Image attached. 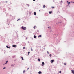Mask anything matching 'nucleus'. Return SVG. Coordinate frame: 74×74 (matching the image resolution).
I'll return each mask as SVG.
<instances>
[{
  "label": "nucleus",
  "instance_id": "nucleus-1",
  "mask_svg": "<svg viewBox=\"0 0 74 74\" xmlns=\"http://www.w3.org/2000/svg\"><path fill=\"white\" fill-rule=\"evenodd\" d=\"M21 29H22L23 30H26V27H23V26L22 27Z\"/></svg>",
  "mask_w": 74,
  "mask_h": 74
},
{
  "label": "nucleus",
  "instance_id": "nucleus-2",
  "mask_svg": "<svg viewBox=\"0 0 74 74\" xmlns=\"http://www.w3.org/2000/svg\"><path fill=\"white\" fill-rule=\"evenodd\" d=\"M71 71H72V74H74V71L73 70H71Z\"/></svg>",
  "mask_w": 74,
  "mask_h": 74
},
{
  "label": "nucleus",
  "instance_id": "nucleus-3",
  "mask_svg": "<svg viewBox=\"0 0 74 74\" xmlns=\"http://www.w3.org/2000/svg\"><path fill=\"white\" fill-rule=\"evenodd\" d=\"M6 48H11V47H8V46H6Z\"/></svg>",
  "mask_w": 74,
  "mask_h": 74
},
{
  "label": "nucleus",
  "instance_id": "nucleus-4",
  "mask_svg": "<svg viewBox=\"0 0 74 74\" xmlns=\"http://www.w3.org/2000/svg\"><path fill=\"white\" fill-rule=\"evenodd\" d=\"M53 62H54V60H52L51 61V63H53Z\"/></svg>",
  "mask_w": 74,
  "mask_h": 74
},
{
  "label": "nucleus",
  "instance_id": "nucleus-5",
  "mask_svg": "<svg viewBox=\"0 0 74 74\" xmlns=\"http://www.w3.org/2000/svg\"><path fill=\"white\" fill-rule=\"evenodd\" d=\"M42 66H44V62H43L42 63Z\"/></svg>",
  "mask_w": 74,
  "mask_h": 74
},
{
  "label": "nucleus",
  "instance_id": "nucleus-6",
  "mask_svg": "<svg viewBox=\"0 0 74 74\" xmlns=\"http://www.w3.org/2000/svg\"><path fill=\"white\" fill-rule=\"evenodd\" d=\"M70 2H69L68 3V6H69L70 5Z\"/></svg>",
  "mask_w": 74,
  "mask_h": 74
},
{
  "label": "nucleus",
  "instance_id": "nucleus-7",
  "mask_svg": "<svg viewBox=\"0 0 74 74\" xmlns=\"http://www.w3.org/2000/svg\"><path fill=\"white\" fill-rule=\"evenodd\" d=\"M8 61H7L6 62V63H5V64H7L8 63Z\"/></svg>",
  "mask_w": 74,
  "mask_h": 74
},
{
  "label": "nucleus",
  "instance_id": "nucleus-8",
  "mask_svg": "<svg viewBox=\"0 0 74 74\" xmlns=\"http://www.w3.org/2000/svg\"><path fill=\"white\" fill-rule=\"evenodd\" d=\"M41 35H39L38 36V37H41Z\"/></svg>",
  "mask_w": 74,
  "mask_h": 74
},
{
  "label": "nucleus",
  "instance_id": "nucleus-9",
  "mask_svg": "<svg viewBox=\"0 0 74 74\" xmlns=\"http://www.w3.org/2000/svg\"><path fill=\"white\" fill-rule=\"evenodd\" d=\"M38 61H39V62H40L41 60H40V59L38 58Z\"/></svg>",
  "mask_w": 74,
  "mask_h": 74
},
{
  "label": "nucleus",
  "instance_id": "nucleus-10",
  "mask_svg": "<svg viewBox=\"0 0 74 74\" xmlns=\"http://www.w3.org/2000/svg\"><path fill=\"white\" fill-rule=\"evenodd\" d=\"M12 47H16V45H12Z\"/></svg>",
  "mask_w": 74,
  "mask_h": 74
},
{
  "label": "nucleus",
  "instance_id": "nucleus-11",
  "mask_svg": "<svg viewBox=\"0 0 74 74\" xmlns=\"http://www.w3.org/2000/svg\"><path fill=\"white\" fill-rule=\"evenodd\" d=\"M41 73H42L40 71L38 72V74H41Z\"/></svg>",
  "mask_w": 74,
  "mask_h": 74
},
{
  "label": "nucleus",
  "instance_id": "nucleus-12",
  "mask_svg": "<svg viewBox=\"0 0 74 74\" xmlns=\"http://www.w3.org/2000/svg\"><path fill=\"white\" fill-rule=\"evenodd\" d=\"M34 38H37V36H35V35H34Z\"/></svg>",
  "mask_w": 74,
  "mask_h": 74
},
{
  "label": "nucleus",
  "instance_id": "nucleus-13",
  "mask_svg": "<svg viewBox=\"0 0 74 74\" xmlns=\"http://www.w3.org/2000/svg\"><path fill=\"white\" fill-rule=\"evenodd\" d=\"M21 58L22 60H24L23 59V57H21Z\"/></svg>",
  "mask_w": 74,
  "mask_h": 74
},
{
  "label": "nucleus",
  "instance_id": "nucleus-14",
  "mask_svg": "<svg viewBox=\"0 0 74 74\" xmlns=\"http://www.w3.org/2000/svg\"><path fill=\"white\" fill-rule=\"evenodd\" d=\"M5 69H6V67H4L3 68V70H5Z\"/></svg>",
  "mask_w": 74,
  "mask_h": 74
},
{
  "label": "nucleus",
  "instance_id": "nucleus-15",
  "mask_svg": "<svg viewBox=\"0 0 74 74\" xmlns=\"http://www.w3.org/2000/svg\"><path fill=\"white\" fill-rule=\"evenodd\" d=\"M49 14H51V13H52V11H50L49 12Z\"/></svg>",
  "mask_w": 74,
  "mask_h": 74
},
{
  "label": "nucleus",
  "instance_id": "nucleus-16",
  "mask_svg": "<svg viewBox=\"0 0 74 74\" xmlns=\"http://www.w3.org/2000/svg\"><path fill=\"white\" fill-rule=\"evenodd\" d=\"M34 15H36V12H34Z\"/></svg>",
  "mask_w": 74,
  "mask_h": 74
},
{
  "label": "nucleus",
  "instance_id": "nucleus-17",
  "mask_svg": "<svg viewBox=\"0 0 74 74\" xmlns=\"http://www.w3.org/2000/svg\"><path fill=\"white\" fill-rule=\"evenodd\" d=\"M27 6H28V7H29V6H30V5L29 4H27Z\"/></svg>",
  "mask_w": 74,
  "mask_h": 74
},
{
  "label": "nucleus",
  "instance_id": "nucleus-18",
  "mask_svg": "<svg viewBox=\"0 0 74 74\" xmlns=\"http://www.w3.org/2000/svg\"><path fill=\"white\" fill-rule=\"evenodd\" d=\"M14 66V65L13 64H12V65H11V67H12V66Z\"/></svg>",
  "mask_w": 74,
  "mask_h": 74
},
{
  "label": "nucleus",
  "instance_id": "nucleus-19",
  "mask_svg": "<svg viewBox=\"0 0 74 74\" xmlns=\"http://www.w3.org/2000/svg\"><path fill=\"white\" fill-rule=\"evenodd\" d=\"M62 3H63L62 1H61V2H60V4H62Z\"/></svg>",
  "mask_w": 74,
  "mask_h": 74
},
{
  "label": "nucleus",
  "instance_id": "nucleus-20",
  "mask_svg": "<svg viewBox=\"0 0 74 74\" xmlns=\"http://www.w3.org/2000/svg\"><path fill=\"white\" fill-rule=\"evenodd\" d=\"M49 56L50 57H51V56H52V54H50Z\"/></svg>",
  "mask_w": 74,
  "mask_h": 74
},
{
  "label": "nucleus",
  "instance_id": "nucleus-21",
  "mask_svg": "<svg viewBox=\"0 0 74 74\" xmlns=\"http://www.w3.org/2000/svg\"><path fill=\"white\" fill-rule=\"evenodd\" d=\"M45 5H43V8H45Z\"/></svg>",
  "mask_w": 74,
  "mask_h": 74
},
{
  "label": "nucleus",
  "instance_id": "nucleus-22",
  "mask_svg": "<svg viewBox=\"0 0 74 74\" xmlns=\"http://www.w3.org/2000/svg\"><path fill=\"white\" fill-rule=\"evenodd\" d=\"M64 65H65V66H66V63H64Z\"/></svg>",
  "mask_w": 74,
  "mask_h": 74
},
{
  "label": "nucleus",
  "instance_id": "nucleus-23",
  "mask_svg": "<svg viewBox=\"0 0 74 74\" xmlns=\"http://www.w3.org/2000/svg\"><path fill=\"white\" fill-rule=\"evenodd\" d=\"M25 71L24 70V71H23V73H25Z\"/></svg>",
  "mask_w": 74,
  "mask_h": 74
},
{
  "label": "nucleus",
  "instance_id": "nucleus-24",
  "mask_svg": "<svg viewBox=\"0 0 74 74\" xmlns=\"http://www.w3.org/2000/svg\"><path fill=\"white\" fill-rule=\"evenodd\" d=\"M31 51H33V49H32V48H31Z\"/></svg>",
  "mask_w": 74,
  "mask_h": 74
},
{
  "label": "nucleus",
  "instance_id": "nucleus-25",
  "mask_svg": "<svg viewBox=\"0 0 74 74\" xmlns=\"http://www.w3.org/2000/svg\"><path fill=\"white\" fill-rule=\"evenodd\" d=\"M47 53H48V54H49V52H48V51H47Z\"/></svg>",
  "mask_w": 74,
  "mask_h": 74
},
{
  "label": "nucleus",
  "instance_id": "nucleus-26",
  "mask_svg": "<svg viewBox=\"0 0 74 74\" xmlns=\"http://www.w3.org/2000/svg\"><path fill=\"white\" fill-rule=\"evenodd\" d=\"M28 55H29V53H30V52H28Z\"/></svg>",
  "mask_w": 74,
  "mask_h": 74
},
{
  "label": "nucleus",
  "instance_id": "nucleus-27",
  "mask_svg": "<svg viewBox=\"0 0 74 74\" xmlns=\"http://www.w3.org/2000/svg\"><path fill=\"white\" fill-rule=\"evenodd\" d=\"M58 23H60V22H58V23H56L57 24H58Z\"/></svg>",
  "mask_w": 74,
  "mask_h": 74
},
{
  "label": "nucleus",
  "instance_id": "nucleus-28",
  "mask_svg": "<svg viewBox=\"0 0 74 74\" xmlns=\"http://www.w3.org/2000/svg\"><path fill=\"white\" fill-rule=\"evenodd\" d=\"M25 47H23V49H25Z\"/></svg>",
  "mask_w": 74,
  "mask_h": 74
},
{
  "label": "nucleus",
  "instance_id": "nucleus-29",
  "mask_svg": "<svg viewBox=\"0 0 74 74\" xmlns=\"http://www.w3.org/2000/svg\"><path fill=\"white\" fill-rule=\"evenodd\" d=\"M61 72H61V71H59V73H61Z\"/></svg>",
  "mask_w": 74,
  "mask_h": 74
},
{
  "label": "nucleus",
  "instance_id": "nucleus-30",
  "mask_svg": "<svg viewBox=\"0 0 74 74\" xmlns=\"http://www.w3.org/2000/svg\"><path fill=\"white\" fill-rule=\"evenodd\" d=\"M35 27H36V26H35L34 27H33V28H34V29H35Z\"/></svg>",
  "mask_w": 74,
  "mask_h": 74
},
{
  "label": "nucleus",
  "instance_id": "nucleus-31",
  "mask_svg": "<svg viewBox=\"0 0 74 74\" xmlns=\"http://www.w3.org/2000/svg\"><path fill=\"white\" fill-rule=\"evenodd\" d=\"M19 20H20V19H18L17 20V21H19Z\"/></svg>",
  "mask_w": 74,
  "mask_h": 74
},
{
  "label": "nucleus",
  "instance_id": "nucleus-32",
  "mask_svg": "<svg viewBox=\"0 0 74 74\" xmlns=\"http://www.w3.org/2000/svg\"><path fill=\"white\" fill-rule=\"evenodd\" d=\"M35 0H33V1H35Z\"/></svg>",
  "mask_w": 74,
  "mask_h": 74
},
{
  "label": "nucleus",
  "instance_id": "nucleus-33",
  "mask_svg": "<svg viewBox=\"0 0 74 74\" xmlns=\"http://www.w3.org/2000/svg\"><path fill=\"white\" fill-rule=\"evenodd\" d=\"M55 8V7H52V8Z\"/></svg>",
  "mask_w": 74,
  "mask_h": 74
},
{
  "label": "nucleus",
  "instance_id": "nucleus-34",
  "mask_svg": "<svg viewBox=\"0 0 74 74\" xmlns=\"http://www.w3.org/2000/svg\"><path fill=\"white\" fill-rule=\"evenodd\" d=\"M67 3H69V2L68 1H67Z\"/></svg>",
  "mask_w": 74,
  "mask_h": 74
},
{
  "label": "nucleus",
  "instance_id": "nucleus-35",
  "mask_svg": "<svg viewBox=\"0 0 74 74\" xmlns=\"http://www.w3.org/2000/svg\"><path fill=\"white\" fill-rule=\"evenodd\" d=\"M6 3H7V1H6Z\"/></svg>",
  "mask_w": 74,
  "mask_h": 74
},
{
  "label": "nucleus",
  "instance_id": "nucleus-36",
  "mask_svg": "<svg viewBox=\"0 0 74 74\" xmlns=\"http://www.w3.org/2000/svg\"><path fill=\"white\" fill-rule=\"evenodd\" d=\"M29 68H28V69H27V70H28V69H29Z\"/></svg>",
  "mask_w": 74,
  "mask_h": 74
},
{
  "label": "nucleus",
  "instance_id": "nucleus-37",
  "mask_svg": "<svg viewBox=\"0 0 74 74\" xmlns=\"http://www.w3.org/2000/svg\"><path fill=\"white\" fill-rule=\"evenodd\" d=\"M39 11H40V10H39Z\"/></svg>",
  "mask_w": 74,
  "mask_h": 74
},
{
  "label": "nucleus",
  "instance_id": "nucleus-38",
  "mask_svg": "<svg viewBox=\"0 0 74 74\" xmlns=\"http://www.w3.org/2000/svg\"><path fill=\"white\" fill-rule=\"evenodd\" d=\"M27 39V38H26Z\"/></svg>",
  "mask_w": 74,
  "mask_h": 74
}]
</instances>
